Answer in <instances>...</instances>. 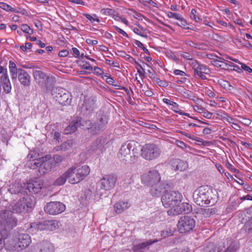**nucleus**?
<instances>
[{"mask_svg": "<svg viewBox=\"0 0 252 252\" xmlns=\"http://www.w3.org/2000/svg\"><path fill=\"white\" fill-rule=\"evenodd\" d=\"M193 198L195 203L199 206H212L217 202L218 196L216 191L208 186H202L194 190Z\"/></svg>", "mask_w": 252, "mask_h": 252, "instance_id": "1", "label": "nucleus"}, {"mask_svg": "<svg viewBox=\"0 0 252 252\" xmlns=\"http://www.w3.org/2000/svg\"><path fill=\"white\" fill-rule=\"evenodd\" d=\"M138 155L135 144L133 142H127L122 145L118 157L121 161L126 163H131L135 162Z\"/></svg>", "mask_w": 252, "mask_h": 252, "instance_id": "2", "label": "nucleus"}, {"mask_svg": "<svg viewBox=\"0 0 252 252\" xmlns=\"http://www.w3.org/2000/svg\"><path fill=\"white\" fill-rule=\"evenodd\" d=\"M35 82L43 90L50 89L56 83V78L36 67L32 72Z\"/></svg>", "mask_w": 252, "mask_h": 252, "instance_id": "3", "label": "nucleus"}, {"mask_svg": "<svg viewBox=\"0 0 252 252\" xmlns=\"http://www.w3.org/2000/svg\"><path fill=\"white\" fill-rule=\"evenodd\" d=\"M17 222L12 211H0V231L3 232L4 235L8 234V232L17 225Z\"/></svg>", "mask_w": 252, "mask_h": 252, "instance_id": "4", "label": "nucleus"}, {"mask_svg": "<svg viewBox=\"0 0 252 252\" xmlns=\"http://www.w3.org/2000/svg\"><path fill=\"white\" fill-rule=\"evenodd\" d=\"M9 71L11 79L13 82L17 81V78L24 86L28 87L31 84V76L29 73L22 68H17L16 64L12 61L9 62Z\"/></svg>", "mask_w": 252, "mask_h": 252, "instance_id": "5", "label": "nucleus"}, {"mask_svg": "<svg viewBox=\"0 0 252 252\" xmlns=\"http://www.w3.org/2000/svg\"><path fill=\"white\" fill-rule=\"evenodd\" d=\"M141 155L147 160H154L160 157L162 150L160 145L154 143H147L143 146Z\"/></svg>", "mask_w": 252, "mask_h": 252, "instance_id": "6", "label": "nucleus"}, {"mask_svg": "<svg viewBox=\"0 0 252 252\" xmlns=\"http://www.w3.org/2000/svg\"><path fill=\"white\" fill-rule=\"evenodd\" d=\"M183 199L182 194L179 191H166L161 197V201L165 208H171V209L175 207L181 202Z\"/></svg>", "mask_w": 252, "mask_h": 252, "instance_id": "7", "label": "nucleus"}, {"mask_svg": "<svg viewBox=\"0 0 252 252\" xmlns=\"http://www.w3.org/2000/svg\"><path fill=\"white\" fill-rule=\"evenodd\" d=\"M33 205V203L32 197L28 195L24 196L12 206V212L18 214H25L28 212Z\"/></svg>", "mask_w": 252, "mask_h": 252, "instance_id": "8", "label": "nucleus"}, {"mask_svg": "<svg viewBox=\"0 0 252 252\" xmlns=\"http://www.w3.org/2000/svg\"><path fill=\"white\" fill-rule=\"evenodd\" d=\"M108 120V117L102 116L96 123H92L90 121H85V126L91 134L94 135L105 128Z\"/></svg>", "mask_w": 252, "mask_h": 252, "instance_id": "9", "label": "nucleus"}, {"mask_svg": "<svg viewBox=\"0 0 252 252\" xmlns=\"http://www.w3.org/2000/svg\"><path fill=\"white\" fill-rule=\"evenodd\" d=\"M195 220L191 217L185 216L180 218L177 226L181 233H185L192 230L195 226Z\"/></svg>", "mask_w": 252, "mask_h": 252, "instance_id": "10", "label": "nucleus"}, {"mask_svg": "<svg viewBox=\"0 0 252 252\" xmlns=\"http://www.w3.org/2000/svg\"><path fill=\"white\" fill-rule=\"evenodd\" d=\"M58 221L56 220H45L38 223H32L30 230H49L53 231L58 227Z\"/></svg>", "mask_w": 252, "mask_h": 252, "instance_id": "11", "label": "nucleus"}, {"mask_svg": "<svg viewBox=\"0 0 252 252\" xmlns=\"http://www.w3.org/2000/svg\"><path fill=\"white\" fill-rule=\"evenodd\" d=\"M52 94L54 98L62 105L68 104L70 102V94L63 88H54L52 91Z\"/></svg>", "mask_w": 252, "mask_h": 252, "instance_id": "12", "label": "nucleus"}, {"mask_svg": "<svg viewBox=\"0 0 252 252\" xmlns=\"http://www.w3.org/2000/svg\"><path fill=\"white\" fill-rule=\"evenodd\" d=\"M65 209V206L62 202L53 201L47 203L44 207V210L48 214L56 215L63 212Z\"/></svg>", "mask_w": 252, "mask_h": 252, "instance_id": "13", "label": "nucleus"}, {"mask_svg": "<svg viewBox=\"0 0 252 252\" xmlns=\"http://www.w3.org/2000/svg\"><path fill=\"white\" fill-rule=\"evenodd\" d=\"M142 183L147 186H151L160 182V176L157 170L149 171L141 176Z\"/></svg>", "mask_w": 252, "mask_h": 252, "instance_id": "14", "label": "nucleus"}, {"mask_svg": "<svg viewBox=\"0 0 252 252\" xmlns=\"http://www.w3.org/2000/svg\"><path fill=\"white\" fill-rule=\"evenodd\" d=\"M117 176L114 174L105 175L100 180L101 189L105 190H110L115 186Z\"/></svg>", "mask_w": 252, "mask_h": 252, "instance_id": "15", "label": "nucleus"}, {"mask_svg": "<svg viewBox=\"0 0 252 252\" xmlns=\"http://www.w3.org/2000/svg\"><path fill=\"white\" fill-rule=\"evenodd\" d=\"M170 186L165 182L158 183L151 186L150 192L153 196L158 197L161 195L162 192L168 191Z\"/></svg>", "mask_w": 252, "mask_h": 252, "instance_id": "16", "label": "nucleus"}, {"mask_svg": "<svg viewBox=\"0 0 252 252\" xmlns=\"http://www.w3.org/2000/svg\"><path fill=\"white\" fill-rule=\"evenodd\" d=\"M43 184L42 180L39 179L30 181L29 182L26 183L27 192L28 191L32 193L38 192L42 189Z\"/></svg>", "mask_w": 252, "mask_h": 252, "instance_id": "17", "label": "nucleus"}, {"mask_svg": "<svg viewBox=\"0 0 252 252\" xmlns=\"http://www.w3.org/2000/svg\"><path fill=\"white\" fill-rule=\"evenodd\" d=\"M8 190L11 194L19 195L27 194L26 183H15L12 184L9 186Z\"/></svg>", "mask_w": 252, "mask_h": 252, "instance_id": "18", "label": "nucleus"}, {"mask_svg": "<svg viewBox=\"0 0 252 252\" xmlns=\"http://www.w3.org/2000/svg\"><path fill=\"white\" fill-rule=\"evenodd\" d=\"M95 108V102L90 98H86L82 107L81 113L83 115L88 116L94 111Z\"/></svg>", "mask_w": 252, "mask_h": 252, "instance_id": "19", "label": "nucleus"}, {"mask_svg": "<svg viewBox=\"0 0 252 252\" xmlns=\"http://www.w3.org/2000/svg\"><path fill=\"white\" fill-rule=\"evenodd\" d=\"M170 163L172 168L175 171H183L188 168V162L179 158L172 159Z\"/></svg>", "mask_w": 252, "mask_h": 252, "instance_id": "20", "label": "nucleus"}, {"mask_svg": "<svg viewBox=\"0 0 252 252\" xmlns=\"http://www.w3.org/2000/svg\"><path fill=\"white\" fill-rule=\"evenodd\" d=\"M76 178L75 181H82L90 173V168L88 165H83L77 169L76 168Z\"/></svg>", "mask_w": 252, "mask_h": 252, "instance_id": "21", "label": "nucleus"}, {"mask_svg": "<svg viewBox=\"0 0 252 252\" xmlns=\"http://www.w3.org/2000/svg\"><path fill=\"white\" fill-rule=\"evenodd\" d=\"M82 118L80 117L75 118L65 128L64 132L65 134H68L72 132H74L78 127L81 126H85V124L82 125L81 124Z\"/></svg>", "mask_w": 252, "mask_h": 252, "instance_id": "22", "label": "nucleus"}, {"mask_svg": "<svg viewBox=\"0 0 252 252\" xmlns=\"http://www.w3.org/2000/svg\"><path fill=\"white\" fill-rule=\"evenodd\" d=\"M43 161H42V165L40 168H39L38 171L41 174H44L50 171L53 167V164L49 156L43 157Z\"/></svg>", "mask_w": 252, "mask_h": 252, "instance_id": "23", "label": "nucleus"}, {"mask_svg": "<svg viewBox=\"0 0 252 252\" xmlns=\"http://www.w3.org/2000/svg\"><path fill=\"white\" fill-rule=\"evenodd\" d=\"M17 245L22 249L28 247L31 243V238L28 234H19L18 237Z\"/></svg>", "mask_w": 252, "mask_h": 252, "instance_id": "24", "label": "nucleus"}, {"mask_svg": "<svg viewBox=\"0 0 252 252\" xmlns=\"http://www.w3.org/2000/svg\"><path fill=\"white\" fill-rule=\"evenodd\" d=\"M192 211L191 205L187 202L180 203L174 210V215H178L184 213L188 214Z\"/></svg>", "mask_w": 252, "mask_h": 252, "instance_id": "25", "label": "nucleus"}, {"mask_svg": "<svg viewBox=\"0 0 252 252\" xmlns=\"http://www.w3.org/2000/svg\"><path fill=\"white\" fill-rule=\"evenodd\" d=\"M130 206V204L128 201H119L115 204L114 208L116 213L121 214Z\"/></svg>", "mask_w": 252, "mask_h": 252, "instance_id": "26", "label": "nucleus"}, {"mask_svg": "<svg viewBox=\"0 0 252 252\" xmlns=\"http://www.w3.org/2000/svg\"><path fill=\"white\" fill-rule=\"evenodd\" d=\"M37 248L40 252H53V246L47 241H43L36 244Z\"/></svg>", "mask_w": 252, "mask_h": 252, "instance_id": "27", "label": "nucleus"}, {"mask_svg": "<svg viewBox=\"0 0 252 252\" xmlns=\"http://www.w3.org/2000/svg\"><path fill=\"white\" fill-rule=\"evenodd\" d=\"M76 167L73 165L66 171L68 182L72 184H75L80 182V181H75L74 180L76 178Z\"/></svg>", "mask_w": 252, "mask_h": 252, "instance_id": "28", "label": "nucleus"}, {"mask_svg": "<svg viewBox=\"0 0 252 252\" xmlns=\"http://www.w3.org/2000/svg\"><path fill=\"white\" fill-rule=\"evenodd\" d=\"M42 161H43V157L38 159H32L31 161H28L27 165L29 168L32 169H36L37 167L40 168Z\"/></svg>", "mask_w": 252, "mask_h": 252, "instance_id": "29", "label": "nucleus"}, {"mask_svg": "<svg viewBox=\"0 0 252 252\" xmlns=\"http://www.w3.org/2000/svg\"><path fill=\"white\" fill-rule=\"evenodd\" d=\"M158 239H154V240H149L146 242H144L134 246L133 250L134 251H137L140 249H144L147 247L158 242Z\"/></svg>", "mask_w": 252, "mask_h": 252, "instance_id": "30", "label": "nucleus"}, {"mask_svg": "<svg viewBox=\"0 0 252 252\" xmlns=\"http://www.w3.org/2000/svg\"><path fill=\"white\" fill-rule=\"evenodd\" d=\"M105 143L104 139L101 138H97L93 143L92 146V150L94 151H97V150L101 151L103 148V145Z\"/></svg>", "mask_w": 252, "mask_h": 252, "instance_id": "31", "label": "nucleus"}, {"mask_svg": "<svg viewBox=\"0 0 252 252\" xmlns=\"http://www.w3.org/2000/svg\"><path fill=\"white\" fill-rule=\"evenodd\" d=\"M68 179L65 171L62 175L58 178L54 182V184L55 186H62L65 184L66 180Z\"/></svg>", "mask_w": 252, "mask_h": 252, "instance_id": "32", "label": "nucleus"}, {"mask_svg": "<svg viewBox=\"0 0 252 252\" xmlns=\"http://www.w3.org/2000/svg\"><path fill=\"white\" fill-rule=\"evenodd\" d=\"M217 212L216 208H204L201 210V213L205 217H209L211 215L215 214Z\"/></svg>", "mask_w": 252, "mask_h": 252, "instance_id": "33", "label": "nucleus"}, {"mask_svg": "<svg viewBox=\"0 0 252 252\" xmlns=\"http://www.w3.org/2000/svg\"><path fill=\"white\" fill-rule=\"evenodd\" d=\"M167 15L169 18H174L178 20L181 21L182 24L184 26H185L186 22L180 14L172 12H169Z\"/></svg>", "mask_w": 252, "mask_h": 252, "instance_id": "34", "label": "nucleus"}, {"mask_svg": "<svg viewBox=\"0 0 252 252\" xmlns=\"http://www.w3.org/2000/svg\"><path fill=\"white\" fill-rule=\"evenodd\" d=\"M239 248V244L237 242H233L223 252H236Z\"/></svg>", "mask_w": 252, "mask_h": 252, "instance_id": "35", "label": "nucleus"}, {"mask_svg": "<svg viewBox=\"0 0 252 252\" xmlns=\"http://www.w3.org/2000/svg\"><path fill=\"white\" fill-rule=\"evenodd\" d=\"M1 237L0 238V249H1L4 245H6L8 243L9 239L8 238V234L4 235L3 232L0 231Z\"/></svg>", "mask_w": 252, "mask_h": 252, "instance_id": "36", "label": "nucleus"}, {"mask_svg": "<svg viewBox=\"0 0 252 252\" xmlns=\"http://www.w3.org/2000/svg\"><path fill=\"white\" fill-rule=\"evenodd\" d=\"M191 64L194 69V75L195 77H197V76L202 73L200 67L199 66V64L196 61H194V62H192Z\"/></svg>", "mask_w": 252, "mask_h": 252, "instance_id": "37", "label": "nucleus"}, {"mask_svg": "<svg viewBox=\"0 0 252 252\" xmlns=\"http://www.w3.org/2000/svg\"><path fill=\"white\" fill-rule=\"evenodd\" d=\"M21 30L25 33L29 34H32L33 33V30L26 24H23L21 26Z\"/></svg>", "mask_w": 252, "mask_h": 252, "instance_id": "38", "label": "nucleus"}, {"mask_svg": "<svg viewBox=\"0 0 252 252\" xmlns=\"http://www.w3.org/2000/svg\"><path fill=\"white\" fill-rule=\"evenodd\" d=\"M38 154H36V153L34 151H31L28 154L27 156V159L28 161H31L32 159H35L39 158Z\"/></svg>", "mask_w": 252, "mask_h": 252, "instance_id": "39", "label": "nucleus"}, {"mask_svg": "<svg viewBox=\"0 0 252 252\" xmlns=\"http://www.w3.org/2000/svg\"><path fill=\"white\" fill-rule=\"evenodd\" d=\"M1 84H6L10 82V80L7 74V70H5V72L2 74L0 77Z\"/></svg>", "mask_w": 252, "mask_h": 252, "instance_id": "40", "label": "nucleus"}, {"mask_svg": "<svg viewBox=\"0 0 252 252\" xmlns=\"http://www.w3.org/2000/svg\"><path fill=\"white\" fill-rule=\"evenodd\" d=\"M82 64H81V66L82 68L85 69L89 71H92L93 69L92 66L88 62H85L84 61H82Z\"/></svg>", "mask_w": 252, "mask_h": 252, "instance_id": "41", "label": "nucleus"}, {"mask_svg": "<svg viewBox=\"0 0 252 252\" xmlns=\"http://www.w3.org/2000/svg\"><path fill=\"white\" fill-rule=\"evenodd\" d=\"M244 228L248 232H252V218L245 224Z\"/></svg>", "mask_w": 252, "mask_h": 252, "instance_id": "42", "label": "nucleus"}, {"mask_svg": "<svg viewBox=\"0 0 252 252\" xmlns=\"http://www.w3.org/2000/svg\"><path fill=\"white\" fill-rule=\"evenodd\" d=\"M3 91L6 93H9L11 90V86L10 82L2 85Z\"/></svg>", "mask_w": 252, "mask_h": 252, "instance_id": "43", "label": "nucleus"}, {"mask_svg": "<svg viewBox=\"0 0 252 252\" xmlns=\"http://www.w3.org/2000/svg\"><path fill=\"white\" fill-rule=\"evenodd\" d=\"M101 13L105 15H110L114 14V10L110 8H104L101 10Z\"/></svg>", "mask_w": 252, "mask_h": 252, "instance_id": "44", "label": "nucleus"}, {"mask_svg": "<svg viewBox=\"0 0 252 252\" xmlns=\"http://www.w3.org/2000/svg\"><path fill=\"white\" fill-rule=\"evenodd\" d=\"M190 17L193 19L195 22H199L200 18L196 15V10L192 9L191 11Z\"/></svg>", "mask_w": 252, "mask_h": 252, "instance_id": "45", "label": "nucleus"}, {"mask_svg": "<svg viewBox=\"0 0 252 252\" xmlns=\"http://www.w3.org/2000/svg\"><path fill=\"white\" fill-rule=\"evenodd\" d=\"M0 8L7 11H11L12 7L4 2H0Z\"/></svg>", "mask_w": 252, "mask_h": 252, "instance_id": "46", "label": "nucleus"}, {"mask_svg": "<svg viewBox=\"0 0 252 252\" xmlns=\"http://www.w3.org/2000/svg\"><path fill=\"white\" fill-rule=\"evenodd\" d=\"M226 166L231 171L236 173H238L239 172L238 169L235 168L231 163H229L228 161L226 163Z\"/></svg>", "mask_w": 252, "mask_h": 252, "instance_id": "47", "label": "nucleus"}, {"mask_svg": "<svg viewBox=\"0 0 252 252\" xmlns=\"http://www.w3.org/2000/svg\"><path fill=\"white\" fill-rule=\"evenodd\" d=\"M181 56L188 60H192L193 59V56L188 52H182Z\"/></svg>", "mask_w": 252, "mask_h": 252, "instance_id": "48", "label": "nucleus"}, {"mask_svg": "<svg viewBox=\"0 0 252 252\" xmlns=\"http://www.w3.org/2000/svg\"><path fill=\"white\" fill-rule=\"evenodd\" d=\"M84 15L86 18L89 20L92 23H93L94 21H96L97 22H99V20L98 18H94L89 14H85Z\"/></svg>", "mask_w": 252, "mask_h": 252, "instance_id": "49", "label": "nucleus"}, {"mask_svg": "<svg viewBox=\"0 0 252 252\" xmlns=\"http://www.w3.org/2000/svg\"><path fill=\"white\" fill-rule=\"evenodd\" d=\"M222 61L215 60L212 61V64L216 66L220 67L221 68V66H223L222 64Z\"/></svg>", "mask_w": 252, "mask_h": 252, "instance_id": "50", "label": "nucleus"}, {"mask_svg": "<svg viewBox=\"0 0 252 252\" xmlns=\"http://www.w3.org/2000/svg\"><path fill=\"white\" fill-rule=\"evenodd\" d=\"M94 73L97 75H101L102 74H103V70L98 67L94 66Z\"/></svg>", "mask_w": 252, "mask_h": 252, "instance_id": "51", "label": "nucleus"}, {"mask_svg": "<svg viewBox=\"0 0 252 252\" xmlns=\"http://www.w3.org/2000/svg\"><path fill=\"white\" fill-rule=\"evenodd\" d=\"M114 27L115 29L120 33L122 34L126 37H128V34L124 31H123L117 26H114Z\"/></svg>", "mask_w": 252, "mask_h": 252, "instance_id": "52", "label": "nucleus"}, {"mask_svg": "<svg viewBox=\"0 0 252 252\" xmlns=\"http://www.w3.org/2000/svg\"><path fill=\"white\" fill-rule=\"evenodd\" d=\"M241 68L243 69V70L248 72L249 73L252 72V69L249 66H247L244 63H241Z\"/></svg>", "mask_w": 252, "mask_h": 252, "instance_id": "53", "label": "nucleus"}, {"mask_svg": "<svg viewBox=\"0 0 252 252\" xmlns=\"http://www.w3.org/2000/svg\"><path fill=\"white\" fill-rule=\"evenodd\" d=\"M176 144L180 148L182 149H185L186 148V145L185 143L180 140H176Z\"/></svg>", "mask_w": 252, "mask_h": 252, "instance_id": "54", "label": "nucleus"}, {"mask_svg": "<svg viewBox=\"0 0 252 252\" xmlns=\"http://www.w3.org/2000/svg\"><path fill=\"white\" fill-rule=\"evenodd\" d=\"M72 51L73 54L75 58H80V52L76 48H75V47L72 48Z\"/></svg>", "mask_w": 252, "mask_h": 252, "instance_id": "55", "label": "nucleus"}, {"mask_svg": "<svg viewBox=\"0 0 252 252\" xmlns=\"http://www.w3.org/2000/svg\"><path fill=\"white\" fill-rule=\"evenodd\" d=\"M133 32L136 34L139 35L142 37H144L145 38H147V37H148L147 35L144 34V33H142L138 29L134 28L133 29Z\"/></svg>", "mask_w": 252, "mask_h": 252, "instance_id": "56", "label": "nucleus"}, {"mask_svg": "<svg viewBox=\"0 0 252 252\" xmlns=\"http://www.w3.org/2000/svg\"><path fill=\"white\" fill-rule=\"evenodd\" d=\"M69 54V52L66 50H63L59 52L58 55L60 57H66Z\"/></svg>", "mask_w": 252, "mask_h": 252, "instance_id": "57", "label": "nucleus"}, {"mask_svg": "<svg viewBox=\"0 0 252 252\" xmlns=\"http://www.w3.org/2000/svg\"><path fill=\"white\" fill-rule=\"evenodd\" d=\"M171 109L173 110L175 112H178V110L179 109V105L175 102H172L171 103Z\"/></svg>", "mask_w": 252, "mask_h": 252, "instance_id": "58", "label": "nucleus"}, {"mask_svg": "<svg viewBox=\"0 0 252 252\" xmlns=\"http://www.w3.org/2000/svg\"><path fill=\"white\" fill-rule=\"evenodd\" d=\"M199 66L200 67L201 71L202 73H208L209 70L205 65L199 64Z\"/></svg>", "mask_w": 252, "mask_h": 252, "instance_id": "59", "label": "nucleus"}, {"mask_svg": "<svg viewBox=\"0 0 252 252\" xmlns=\"http://www.w3.org/2000/svg\"><path fill=\"white\" fill-rule=\"evenodd\" d=\"M86 41L87 43L89 45H95L98 42L97 40H93L90 38L87 39Z\"/></svg>", "mask_w": 252, "mask_h": 252, "instance_id": "60", "label": "nucleus"}, {"mask_svg": "<svg viewBox=\"0 0 252 252\" xmlns=\"http://www.w3.org/2000/svg\"><path fill=\"white\" fill-rule=\"evenodd\" d=\"M174 73L175 75H181V76H185L186 75L184 71L179 70V69L174 70Z\"/></svg>", "mask_w": 252, "mask_h": 252, "instance_id": "61", "label": "nucleus"}, {"mask_svg": "<svg viewBox=\"0 0 252 252\" xmlns=\"http://www.w3.org/2000/svg\"><path fill=\"white\" fill-rule=\"evenodd\" d=\"M202 113H203V116L206 118L210 119L212 117V113H211L209 112L205 111L204 110V111Z\"/></svg>", "mask_w": 252, "mask_h": 252, "instance_id": "62", "label": "nucleus"}, {"mask_svg": "<svg viewBox=\"0 0 252 252\" xmlns=\"http://www.w3.org/2000/svg\"><path fill=\"white\" fill-rule=\"evenodd\" d=\"M136 69H137L138 74H139V75L140 76H141V77L145 76V71L144 68L139 69V68H136Z\"/></svg>", "mask_w": 252, "mask_h": 252, "instance_id": "63", "label": "nucleus"}, {"mask_svg": "<svg viewBox=\"0 0 252 252\" xmlns=\"http://www.w3.org/2000/svg\"><path fill=\"white\" fill-rule=\"evenodd\" d=\"M161 235L163 237H168L169 236L172 235V234L171 232L168 233V231L163 230L161 232Z\"/></svg>", "mask_w": 252, "mask_h": 252, "instance_id": "64", "label": "nucleus"}]
</instances>
